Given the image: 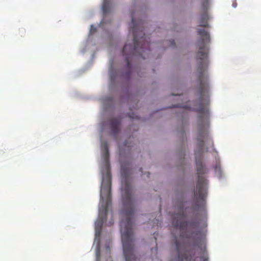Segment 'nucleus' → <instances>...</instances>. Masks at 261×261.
Returning a JSON list of instances; mask_svg holds the SVG:
<instances>
[{
  "mask_svg": "<svg viewBox=\"0 0 261 261\" xmlns=\"http://www.w3.org/2000/svg\"><path fill=\"white\" fill-rule=\"evenodd\" d=\"M171 45H173H173H174V44H175V42H174V40H172V41L171 42Z\"/></svg>",
  "mask_w": 261,
  "mask_h": 261,
  "instance_id": "nucleus-14",
  "label": "nucleus"
},
{
  "mask_svg": "<svg viewBox=\"0 0 261 261\" xmlns=\"http://www.w3.org/2000/svg\"><path fill=\"white\" fill-rule=\"evenodd\" d=\"M92 27H93V25H91V31H92Z\"/></svg>",
  "mask_w": 261,
  "mask_h": 261,
  "instance_id": "nucleus-16",
  "label": "nucleus"
},
{
  "mask_svg": "<svg viewBox=\"0 0 261 261\" xmlns=\"http://www.w3.org/2000/svg\"><path fill=\"white\" fill-rule=\"evenodd\" d=\"M237 3H236V2L233 3V4H232V6H233L234 8H236V7H237Z\"/></svg>",
  "mask_w": 261,
  "mask_h": 261,
  "instance_id": "nucleus-13",
  "label": "nucleus"
},
{
  "mask_svg": "<svg viewBox=\"0 0 261 261\" xmlns=\"http://www.w3.org/2000/svg\"><path fill=\"white\" fill-rule=\"evenodd\" d=\"M120 120L118 118H113L110 120V125L112 133L114 136H116L119 131Z\"/></svg>",
  "mask_w": 261,
  "mask_h": 261,
  "instance_id": "nucleus-7",
  "label": "nucleus"
},
{
  "mask_svg": "<svg viewBox=\"0 0 261 261\" xmlns=\"http://www.w3.org/2000/svg\"><path fill=\"white\" fill-rule=\"evenodd\" d=\"M99 254H100V249H99V246L97 248L96 254H97V255H99Z\"/></svg>",
  "mask_w": 261,
  "mask_h": 261,
  "instance_id": "nucleus-12",
  "label": "nucleus"
},
{
  "mask_svg": "<svg viewBox=\"0 0 261 261\" xmlns=\"http://www.w3.org/2000/svg\"><path fill=\"white\" fill-rule=\"evenodd\" d=\"M122 196L123 218L120 223L121 240L123 254L126 261H137L134 252L132 219L134 216L133 202L132 199V187L128 181V175L124 167L121 168Z\"/></svg>",
  "mask_w": 261,
  "mask_h": 261,
  "instance_id": "nucleus-2",
  "label": "nucleus"
},
{
  "mask_svg": "<svg viewBox=\"0 0 261 261\" xmlns=\"http://www.w3.org/2000/svg\"><path fill=\"white\" fill-rule=\"evenodd\" d=\"M111 178L110 172L108 170L105 176L102 177L101 184L100 198L106 199V202L103 204L99 210V219L95 223V236L99 237L104 221L107 219L108 209L111 202Z\"/></svg>",
  "mask_w": 261,
  "mask_h": 261,
  "instance_id": "nucleus-5",
  "label": "nucleus"
},
{
  "mask_svg": "<svg viewBox=\"0 0 261 261\" xmlns=\"http://www.w3.org/2000/svg\"><path fill=\"white\" fill-rule=\"evenodd\" d=\"M185 215L182 211L176 214L173 217L172 224L173 226L178 229L180 234L178 238L174 237V244L177 253V261H193L189 251L186 249L185 245L182 242V231L186 229L188 223L185 220ZM203 261H207V256L202 257Z\"/></svg>",
  "mask_w": 261,
  "mask_h": 261,
  "instance_id": "nucleus-4",
  "label": "nucleus"
},
{
  "mask_svg": "<svg viewBox=\"0 0 261 261\" xmlns=\"http://www.w3.org/2000/svg\"><path fill=\"white\" fill-rule=\"evenodd\" d=\"M110 76L111 79V81H113L114 80L115 78V73H113L112 70H110L109 71Z\"/></svg>",
  "mask_w": 261,
  "mask_h": 261,
  "instance_id": "nucleus-10",
  "label": "nucleus"
},
{
  "mask_svg": "<svg viewBox=\"0 0 261 261\" xmlns=\"http://www.w3.org/2000/svg\"><path fill=\"white\" fill-rule=\"evenodd\" d=\"M111 223V225L113 224V222H110Z\"/></svg>",
  "mask_w": 261,
  "mask_h": 261,
  "instance_id": "nucleus-18",
  "label": "nucleus"
},
{
  "mask_svg": "<svg viewBox=\"0 0 261 261\" xmlns=\"http://www.w3.org/2000/svg\"><path fill=\"white\" fill-rule=\"evenodd\" d=\"M102 9L104 15H106L109 13L110 9V3L109 1L104 0Z\"/></svg>",
  "mask_w": 261,
  "mask_h": 261,
  "instance_id": "nucleus-8",
  "label": "nucleus"
},
{
  "mask_svg": "<svg viewBox=\"0 0 261 261\" xmlns=\"http://www.w3.org/2000/svg\"><path fill=\"white\" fill-rule=\"evenodd\" d=\"M125 145H127V144H127V142L126 141L125 142Z\"/></svg>",
  "mask_w": 261,
  "mask_h": 261,
  "instance_id": "nucleus-17",
  "label": "nucleus"
},
{
  "mask_svg": "<svg viewBox=\"0 0 261 261\" xmlns=\"http://www.w3.org/2000/svg\"><path fill=\"white\" fill-rule=\"evenodd\" d=\"M129 116L130 117L132 118H137V116H132V115H129Z\"/></svg>",
  "mask_w": 261,
  "mask_h": 261,
  "instance_id": "nucleus-15",
  "label": "nucleus"
},
{
  "mask_svg": "<svg viewBox=\"0 0 261 261\" xmlns=\"http://www.w3.org/2000/svg\"><path fill=\"white\" fill-rule=\"evenodd\" d=\"M208 67H197L198 91L199 95V107L195 110L198 113L197 122V135L196 149L195 151L196 171L198 174L196 183V192L195 196L196 198V206L201 203V207L205 213L204 207L205 199L207 195V181L203 176L205 168L202 164V156L203 153L204 142L213 146V142L208 136L210 126V87L206 71Z\"/></svg>",
  "mask_w": 261,
  "mask_h": 261,
  "instance_id": "nucleus-1",
  "label": "nucleus"
},
{
  "mask_svg": "<svg viewBox=\"0 0 261 261\" xmlns=\"http://www.w3.org/2000/svg\"><path fill=\"white\" fill-rule=\"evenodd\" d=\"M176 107H181V108H184V110H187V109H189V110H190V109H191V108H190V107H187V106H179V105H177V106H176Z\"/></svg>",
  "mask_w": 261,
  "mask_h": 261,
  "instance_id": "nucleus-11",
  "label": "nucleus"
},
{
  "mask_svg": "<svg viewBox=\"0 0 261 261\" xmlns=\"http://www.w3.org/2000/svg\"><path fill=\"white\" fill-rule=\"evenodd\" d=\"M132 23L133 27H130L129 31L132 32L134 36V45L132 44H125L122 49L123 56L126 57V62L128 68L130 66L129 58L132 56H140L143 59H145L143 56V53L146 51H150L149 49V43L146 41V37L143 30L138 32V25L135 24V21L133 17L132 18Z\"/></svg>",
  "mask_w": 261,
  "mask_h": 261,
  "instance_id": "nucleus-3",
  "label": "nucleus"
},
{
  "mask_svg": "<svg viewBox=\"0 0 261 261\" xmlns=\"http://www.w3.org/2000/svg\"><path fill=\"white\" fill-rule=\"evenodd\" d=\"M102 149L104 152L105 158L107 160L109 156V150L107 143H105L102 145Z\"/></svg>",
  "mask_w": 261,
  "mask_h": 261,
  "instance_id": "nucleus-9",
  "label": "nucleus"
},
{
  "mask_svg": "<svg viewBox=\"0 0 261 261\" xmlns=\"http://www.w3.org/2000/svg\"><path fill=\"white\" fill-rule=\"evenodd\" d=\"M209 7L208 0H203L202 9L203 13L201 15L199 19V26L204 28L208 27V20L209 19L207 9Z\"/></svg>",
  "mask_w": 261,
  "mask_h": 261,
  "instance_id": "nucleus-6",
  "label": "nucleus"
}]
</instances>
